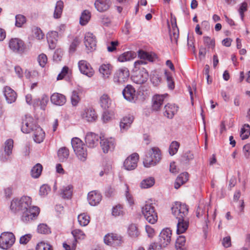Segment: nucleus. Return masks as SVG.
I'll return each mask as SVG.
<instances>
[{"mask_svg":"<svg viewBox=\"0 0 250 250\" xmlns=\"http://www.w3.org/2000/svg\"><path fill=\"white\" fill-rule=\"evenodd\" d=\"M32 200L29 196H23L20 199L15 198L11 201L10 208L14 212L21 211V220L28 222L37 217L40 208L36 206H31Z\"/></svg>","mask_w":250,"mask_h":250,"instance_id":"f257e3e1","label":"nucleus"},{"mask_svg":"<svg viewBox=\"0 0 250 250\" xmlns=\"http://www.w3.org/2000/svg\"><path fill=\"white\" fill-rule=\"evenodd\" d=\"M144 159L143 164L145 167H149L158 164L161 159L162 155L160 149L157 147H152Z\"/></svg>","mask_w":250,"mask_h":250,"instance_id":"f03ea898","label":"nucleus"},{"mask_svg":"<svg viewBox=\"0 0 250 250\" xmlns=\"http://www.w3.org/2000/svg\"><path fill=\"white\" fill-rule=\"evenodd\" d=\"M142 212L148 223L154 224L157 221V213L152 203L146 202V204L142 208Z\"/></svg>","mask_w":250,"mask_h":250,"instance_id":"7ed1b4c3","label":"nucleus"},{"mask_svg":"<svg viewBox=\"0 0 250 250\" xmlns=\"http://www.w3.org/2000/svg\"><path fill=\"white\" fill-rule=\"evenodd\" d=\"M172 213L176 219L188 218V208L187 205L176 202L171 208Z\"/></svg>","mask_w":250,"mask_h":250,"instance_id":"20e7f679","label":"nucleus"},{"mask_svg":"<svg viewBox=\"0 0 250 250\" xmlns=\"http://www.w3.org/2000/svg\"><path fill=\"white\" fill-rule=\"evenodd\" d=\"M15 242V237L13 233L4 232L0 235V248L7 250L12 246Z\"/></svg>","mask_w":250,"mask_h":250,"instance_id":"39448f33","label":"nucleus"},{"mask_svg":"<svg viewBox=\"0 0 250 250\" xmlns=\"http://www.w3.org/2000/svg\"><path fill=\"white\" fill-rule=\"evenodd\" d=\"M129 76V72L127 68L123 67L117 70L114 74L113 81L118 84L125 82Z\"/></svg>","mask_w":250,"mask_h":250,"instance_id":"423d86ee","label":"nucleus"},{"mask_svg":"<svg viewBox=\"0 0 250 250\" xmlns=\"http://www.w3.org/2000/svg\"><path fill=\"white\" fill-rule=\"evenodd\" d=\"M123 242L122 237L117 233H108L104 237V243L113 247L120 246Z\"/></svg>","mask_w":250,"mask_h":250,"instance_id":"0eeeda50","label":"nucleus"},{"mask_svg":"<svg viewBox=\"0 0 250 250\" xmlns=\"http://www.w3.org/2000/svg\"><path fill=\"white\" fill-rule=\"evenodd\" d=\"M34 119L30 116L26 115L25 119L22 122L21 131L25 133H29L34 130V129L38 127Z\"/></svg>","mask_w":250,"mask_h":250,"instance_id":"6e6552de","label":"nucleus"},{"mask_svg":"<svg viewBox=\"0 0 250 250\" xmlns=\"http://www.w3.org/2000/svg\"><path fill=\"white\" fill-rule=\"evenodd\" d=\"M9 47L10 49L16 53H21L25 49L23 41L19 38H12L9 42Z\"/></svg>","mask_w":250,"mask_h":250,"instance_id":"1a4fd4ad","label":"nucleus"},{"mask_svg":"<svg viewBox=\"0 0 250 250\" xmlns=\"http://www.w3.org/2000/svg\"><path fill=\"white\" fill-rule=\"evenodd\" d=\"M81 117L88 122H93L96 121L98 115L95 109L91 107L85 108L81 112Z\"/></svg>","mask_w":250,"mask_h":250,"instance_id":"9d476101","label":"nucleus"},{"mask_svg":"<svg viewBox=\"0 0 250 250\" xmlns=\"http://www.w3.org/2000/svg\"><path fill=\"white\" fill-rule=\"evenodd\" d=\"M100 145L104 153L112 151L114 149L115 147V139L112 138H104L101 137Z\"/></svg>","mask_w":250,"mask_h":250,"instance_id":"9b49d317","label":"nucleus"},{"mask_svg":"<svg viewBox=\"0 0 250 250\" xmlns=\"http://www.w3.org/2000/svg\"><path fill=\"white\" fill-rule=\"evenodd\" d=\"M171 235L172 232L170 229H163L159 236V244L164 247L167 246L171 242Z\"/></svg>","mask_w":250,"mask_h":250,"instance_id":"f8f14e48","label":"nucleus"},{"mask_svg":"<svg viewBox=\"0 0 250 250\" xmlns=\"http://www.w3.org/2000/svg\"><path fill=\"white\" fill-rule=\"evenodd\" d=\"M138 160L139 155L136 153H134L125 159L124 166L128 170L134 169L137 167Z\"/></svg>","mask_w":250,"mask_h":250,"instance_id":"ddd939ff","label":"nucleus"},{"mask_svg":"<svg viewBox=\"0 0 250 250\" xmlns=\"http://www.w3.org/2000/svg\"><path fill=\"white\" fill-rule=\"evenodd\" d=\"M167 96V94L154 95L152 98V110L155 111H159L163 104L165 99Z\"/></svg>","mask_w":250,"mask_h":250,"instance_id":"4468645a","label":"nucleus"},{"mask_svg":"<svg viewBox=\"0 0 250 250\" xmlns=\"http://www.w3.org/2000/svg\"><path fill=\"white\" fill-rule=\"evenodd\" d=\"M78 67L80 72L88 77H91L94 75V71L93 68L86 61H80L78 62Z\"/></svg>","mask_w":250,"mask_h":250,"instance_id":"2eb2a0df","label":"nucleus"},{"mask_svg":"<svg viewBox=\"0 0 250 250\" xmlns=\"http://www.w3.org/2000/svg\"><path fill=\"white\" fill-rule=\"evenodd\" d=\"M148 78V73L145 69L141 70L132 76V81L137 84H142L145 83L147 80Z\"/></svg>","mask_w":250,"mask_h":250,"instance_id":"dca6fc26","label":"nucleus"},{"mask_svg":"<svg viewBox=\"0 0 250 250\" xmlns=\"http://www.w3.org/2000/svg\"><path fill=\"white\" fill-rule=\"evenodd\" d=\"M101 137L102 136H99L98 134L94 133L88 132L85 136V141L89 147L93 148L98 145Z\"/></svg>","mask_w":250,"mask_h":250,"instance_id":"f3484780","label":"nucleus"},{"mask_svg":"<svg viewBox=\"0 0 250 250\" xmlns=\"http://www.w3.org/2000/svg\"><path fill=\"white\" fill-rule=\"evenodd\" d=\"M84 44L88 50L91 52L95 50L96 41L95 36L91 33H87L84 37Z\"/></svg>","mask_w":250,"mask_h":250,"instance_id":"a211bd4d","label":"nucleus"},{"mask_svg":"<svg viewBox=\"0 0 250 250\" xmlns=\"http://www.w3.org/2000/svg\"><path fill=\"white\" fill-rule=\"evenodd\" d=\"M178 106L175 104H167L164 106L163 115L168 119H172L177 113Z\"/></svg>","mask_w":250,"mask_h":250,"instance_id":"6ab92c4d","label":"nucleus"},{"mask_svg":"<svg viewBox=\"0 0 250 250\" xmlns=\"http://www.w3.org/2000/svg\"><path fill=\"white\" fill-rule=\"evenodd\" d=\"M124 97L129 102H135L137 95L135 89L131 85H127L123 91Z\"/></svg>","mask_w":250,"mask_h":250,"instance_id":"aec40b11","label":"nucleus"},{"mask_svg":"<svg viewBox=\"0 0 250 250\" xmlns=\"http://www.w3.org/2000/svg\"><path fill=\"white\" fill-rule=\"evenodd\" d=\"M87 200L91 206H96L102 200L101 194L96 191H92L88 193Z\"/></svg>","mask_w":250,"mask_h":250,"instance_id":"412c9836","label":"nucleus"},{"mask_svg":"<svg viewBox=\"0 0 250 250\" xmlns=\"http://www.w3.org/2000/svg\"><path fill=\"white\" fill-rule=\"evenodd\" d=\"M210 205L208 203L205 204L203 202H200L196 210V216L198 218L202 217L204 215L207 216L206 222L208 219V211Z\"/></svg>","mask_w":250,"mask_h":250,"instance_id":"4be33fe9","label":"nucleus"},{"mask_svg":"<svg viewBox=\"0 0 250 250\" xmlns=\"http://www.w3.org/2000/svg\"><path fill=\"white\" fill-rule=\"evenodd\" d=\"M46 38L49 48L51 49H54L57 46L59 38L58 32L54 31H50L47 33Z\"/></svg>","mask_w":250,"mask_h":250,"instance_id":"5701e85b","label":"nucleus"},{"mask_svg":"<svg viewBox=\"0 0 250 250\" xmlns=\"http://www.w3.org/2000/svg\"><path fill=\"white\" fill-rule=\"evenodd\" d=\"M177 219L178 220L176 229L177 233L181 234L184 233L187 230L189 226L188 218Z\"/></svg>","mask_w":250,"mask_h":250,"instance_id":"b1692460","label":"nucleus"},{"mask_svg":"<svg viewBox=\"0 0 250 250\" xmlns=\"http://www.w3.org/2000/svg\"><path fill=\"white\" fill-rule=\"evenodd\" d=\"M111 3L110 0H96L94 5L98 11L103 12L109 9Z\"/></svg>","mask_w":250,"mask_h":250,"instance_id":"393cba45","label":"nucleus"},{"mask_svg":"<svg viewBox=\"0 0 250 250\" xmlns=\"http://www.w3.org/2000/svg\"><path fill=\"white\" fill-rule=\"evenodd\" d=\"M112 66L108 63H103L99 68V71L102 77L104 79L109 78L111 74Z\"/></svg>","mask_w":250,"mask_h":250,"instance_id":"a878e982","label":"nucleus"},{"mask_svg":"<svg viewBox=\"0 0 250 250\" xmlns=\"http://www.w3.org/2000/svg\"><path fill=\"white\" fill-rule=\"evenodd\" d=\"M4 95L7 102L9 104L15 102L17 99L16 93L11 87L7 86L4 88Z\"/></svg>","mask_w":250,"mask_h":250,"instance_id":"bb28decb","label":"nucleus"},{"mask_svg":"<svg viewBox=\"0 0 250 250\" xmlns=\"http://www.w3.org/2000/svg\"><path fill=\"white\" fill-rule=\"evenodd\" d=\"M134 118L132 116H125L123 118L120 123V127L122 132L126 131L133 123Z\"/></svg>","mask_w":250,"mask_h":250,"instance_id":"cd10ccee","label":"nucleus"},{"mask_svg":"<svg viewBox=\"0 0 250 250\" xmlns=\"http://www.w3.org/2000/svg\"><path fill=\"white\" fill-rule=\"evenodd\" d=\"M33 131L34 132L33 138L34 141L37 143L42 142L45 137V133L42 128L40 126H38Z\"/></svg>","mask_w":250,"mask_h":250,"instance_id":"c85d7f7f","label":"nucleus"},{"mask_svg":"<svg viewBox=\"0 0 250 250\" xmlns=\"http://www.w3.org/2000/svg\"><path fill=\"white\" fill-rule=\"evenodd\" d=\"M188 174L187 172L181 173L176 178L174 188L176 189L179 188L180 186L188 180Z\"/></svg>","mask_w":250,"mask_h":250,"instance_id":"c756f323","label":"nucleus"},{"mask_svg":"<svg viewBox=\"0 0 250 250\" xmlns=\"http://www.w3.org/2000/svg\"><path fill=\"white\" fill-rule=\"evenodd\" d=\"M13 147V141L12 139H8L5 142L4 153L5 156L4 158H2L3 161H6L8 157L12 154Z\"/></svg>","mask_w":250,"mask_h":250,"instance_id":"7c9ffc66","label":"nucleus"},{"mask_svg":"<svg viewBox=\"0 0 250 250\" xmlns=\"http://www.w3.org/2000/svg\"><path fill=\"white\" fill-rule=\"evenodd\" d=\"M100 104L102 108L107 109L111 104V100L108 95L104 94L100 98Z\"/></svg>","mask_w":250,"mask_h":250,"instance_id":"2f4dec72","label":"nucleus"},{"mask_svg":"<svg viewBox=\"0 0 250 250\" xmlns=\"http://www.w3.org/2000/svg\"><path fill=\"white\" fill-rule=\"evenodd\" d=\"M136 53L133 51H127L120 55L118 60L120 62L129 61L136 57Z\"/></svg>","mask_w":250,"mask_h":250,"instance_id":"473e14b6","label":"nucleus"},{"mask_svg":"<svg viewBox=\"0 0 250 250\" xmlns=\"http://www.w3.org/2000/svg\"><path fill=\"white\" fill-rule=\"evenodd\" d=\"M48 97L47 95L44 94L42 96L41 100H40L39 99H36L34 100L33 106L34 107H36L38 105L39 103H40L41 108L42 109L44 110L47 103H48Z\"/></svg>","mask_w":250,"mask_h":250,"instance_id":"72a5a7b5","label":"nucleus"},{"mask_svg":"<svg viewBox=\"0 0 250 250\" xmlns=\"http://www.w3.org/2000/svg\"><path fill=\"white\" fill-rule=\"evenodd\" d=\"M90 216L85 213L80 214L78 216V221L80 226L85 227L90 222Z\"/></svg>","mask_w":250,"mask_h":250,"instance_id":"f704fd0d","label":"nucleus"},{"mask_svg":"<svg viewBox=\"0 0 250 250\" xmlns=\"http://www.w3.org/2000/svg\"><path fill=\"white\" fill-rule=\"evenodd\" d=\"M42 170L41 164L38 163L35 165L31 170V175L34 178H38L41 175Z\"/></svg>","mask_w":250,"mask_h":250,"instance_id":"c9c22d12","label":"nucleus"},{"mask_svg":"<svg viewBox=\"0 0 250 250\" xmlns=\"http://www.w3.org/2000/svg\"><path fill=\"white\" fill-rule=\"evenodd\" d=\"M91 18L90 12L87 10H84L82 13L80 18V23L82 25H86Z\"/></svg>","mask_w":250,"mask_h":250,"instance_id":"e433bc0d","label":"nucleus"},{"mask_svg":"<svg viewBox=\"0 0 250 250\" xmlns=\"http://www.w3.org/2000/svg\"><path fill=\"white\" fill-rule=\"evenodd\" d=\"M62 12V1L61 0L58 1L55 10L54 12L53 17L55 19H59L61 17Z\"/></svg>","mask_w":250,"mask_h":250,"instance_id":"4c0bfd02","label":"nucleus"},{"mask_svg":"<svg viewBox=\"0 0 250 250\" xmlns=\"http://www.w3.org/2000/svg\"><path fill=\"white\" fill-rule=\"evenodd\" d=\"M73 191V186L71 184L63 187V199H70L72 196Z\"/></svg>","mask_w":250,"mask_h":250,"instance_id":"58836bf2","label":"nucleus"},{"mask_svg":"<svg viewBox=\"0 0 250 250\" xmlns=\"http://www.w3.org/2000/svg\"><path fill=\"white\" fill-rule=\"evenodd\" d=\"M155 183V179L153 177H149L143 180L141 184L140 187L142 188H147L151 187Z\"/></svg>","mask_w":250,"mask_h":250,"instance_id":"ea45409f","label":"nucleus"},{"mask_svg":"<svg viewBox=\"0 0 250 250\" xmlns=\"http://www.w3.org/2000/svg\"><path fill=\"white\" fill-rule=\"evenodd\" d=\"M138 56L140 59L147 60L150 62H153L155 57L154 54H150L143 50L138 51Z\"/></svg>","mask_w":250,"mask_h":250,"instance_id":"a19ab883","label":"nucleus"},{"mask_svg":"<svg viewBox=\"0 0 250 250\" xmlns=\"http://www.w3.org/2000/svg\"><path fill=\"white\" fill-rule=\"evenodd\" d=\"M128 235L132 238H136L139 235V231L135 224H131L129 226L127 231Z\"/></svg>","mask_w":250,"mask_h":250,"instance_id":"79ce46f5","label":"nucleus"},{"mask_svg":"<svg viewBox=\"0 0 250 250\" xmlns=\"http://www.w3.org/2000/svg\"><path fill=\"white\" fill-rule=\"evenodd\" d=\"M79 150V152H75L76 154L77 155L79 159L82 161H84L87 157V150L86 147L85 146V145L83 144V146L82 147H80V148L78 149Z\"/></svg>","mask_w":250,"mask_h":250,"instance_id":"37998d69","label":"nucleus"},{"mask_svg":"<svg viewBox=\"0 0 250 250\" xmlns=\"http://www.w3.org/2000/svg\"><path fill=\"white\" fill-rule=\"evenodd\" d=\"M250 135V126L248 124H245L241 128L240 137L242 140L247 139Z\"/></svg>","mask_w":250,"mask_h":250,"instance_id":"c03bdc74","label":"nucleus"},{"mask_svg":"<svg viewBox=\"0 0 250 250\" xmlns=\"http://www.w3.org/2000/svg\"><path fill=\"white\" fill-rule=\"evenodd\" d=\"M83 143L78 138H73L71 140V145L74 152H79L78 149L80 147L83 146Z\"/></svg>","mask_w":250,"mask_h":250,"instance_id":"a18cd8bd","label":"nucleus"},{"mask_svg":"<svg viewBox=\"0 0 250 250\" xmlns=\"http://www.w3.org/2000/svg\"><path fill=\"white\" fill-rule=\"evenodd\" d=\"M50 100L52 103L55 105H62V96L61 94L58 93H55L53 94L50 97Z\"/></svg>","mask_w":250,"mask_h":250,"instance_id":"49530a36","label":"nucleus"},{"mask_svg":"<svg viewBox=\"0 0 250 250\" xmlns=\"http://www.w3.org/2000/svg\"><path fill=\"white\" fill-rule=\"evenodd\" d=\"M124 210L123 207L121 205H117L113 207L112 209V215L115 217L123 215Z\"/></svg>","mask_w":250,"mask_h":250,"instance_id":"de8ad7c7","label":"nucleus"},{"mask_svg":"<svg viewBox=\"0 0 250 250\" xmlns=\"http://www.w3.org/2000/svg\"><path fill=\"white\" fill-rule=\"evenodd\" d=\"M76 247L77 241L76 240H67L65 243H63V249L64 250H76Z\"/></svg>","mask_w":250,"mask_h":250,"instance_id":"09e8293b","label":"nucleus"},{"mask_svg":"<svg viewBox=\"0 0 250 250\" xmlns=\"http://www.w3.org/2000/svg\"><path fill=\"white\" fill-rule=\"evenodd\" d=\"M71 233L73 235V239L76 240L77 241V239H83L85 238V234L83 232L79 229H75L71 231Z\"/></svg>","mask_w":250,"mask_h":250,"instance_id":"8fccbe9b","label":"nucleus"},{"mask_svg":"<svg viewBox=\"0 0 250 250\" xmlns=\"http://www.w3.org/2000/svg\"><path fill=\"white\" fill-rule=\"evenodd\" d=\"M81 98L78 90H73L71 96V102L73 106H77L80 102Z\"/></svg>","mask_w":250,"mask_h":250,"instance_id":"3c124183","label":"nucleus"},{"mask_svg":"<svg viewBox=\"0 0 250 250\" xmlns=\"http://www.w3.org/2000/svg\"><path fill=\"white\" fill-rule=\"evenodd\" d=\"M37 231L41 234H49L51 233L50 228L46 224H40L38 225Z\"/></svg>","mask_w":250,"mask_h":250,"instance_id":"603ef678","label":"nucleus"},{"mask_svg":"<svg viewBox=\"0 0 250 250\" xmlns=\"http://www.w3.org/2000/svg\"><path fill=\"white\" fill-rule=\"evenodd\" d=\"M15 20V25L18 27H21L26 21L25 17L21 14L16 16Z\"/></svg>","mask_w":250,"mask_h":250,"instance_id":"864d4df0","label":"nucleus"},{"mask_svg":"<svg viewBox=\"0 0 250 250\" xmlns=\"http://www.w3.org/2000/svg\"><path fill=\"white\" fill-rule=\"evenodd\" d=\"M180 144L176 141H173L170 145L169 147V153L171 156L175 154L179 147Z\"/></svg>","mask_w":250,"mask_h":250,"instance_id":"5fc2aeb1","label":"nucleus"},{"mask_svg":"<svg viewBox=\"0 0 250 250\" xmlns=\"http://www.w3.org/2000/svg\"><path fill=\"white\" fill-rule=\"evenodd\" d=\"M33 36L38 40H41L44 38V34L41 28L39 27H35L32 30Z\"/></svg>","mask_w":250,"mask_h":250,"instance_id":"6e6d98bb","label":"nucleus"},{"mask_svg":"<svg viewBox=\"0 0 250 250\" xmlns=\"http://www.w3.org/2000/svg\"><path fill=\"white\" fill-rule=\"evenodd\" d=\"M72 79V70L67 66H63V79L70 82Z\"/></svg>","mask_w":250,"mask_h":250,"instance_id":"4d7b16f0","label":"nucleus"},{"mask_svg":"<svg viewBox=\"0 0 250 250\" xmlns=\"http://www.w3.org/2000/svg\"><path fill=\"white\" fill-rule=\"evenodd\" d=\"M81 42V39L78 37H76L73 40L72 42L70 45L69 52L70 53H73L75 51L77 47Z\"/></svg>","mask_w":250,"mask_h":250,"instance_id":"13d9d810","label":"nucleus"},{"mask_svg":"<svg viewBox=\"0 0 250 250\" xmlns=\"http://www.w3.org/2000/svg\"><path fill=\"white\" fill-rule=\"evenodd\" d=\"M36 250H53L50 244L43 242L39 243L36 246Z\"/></svg>","mask_w":250,"mask_h":250,"instance_id":"bf43d9fd","label":"nucleus"},{"mask_svg":"<svg viewBox=\"0 0 250 250\" xmlns=\"http://www.w3.org/2000/svg\"><path fill=\"white\" fill-rule=\"evenodd\" d=\"M172 32L173 35H170L171 42H177L178 38V29L176 23L172 24Z\"/></svg>","mask_w":250,"mask_h":250,"instance_id":"052dcab7","label":"nucleus"},{"mask_svg":"<svg viewBox=\"0 0 250 250\" xmlns=\"http://www.w3.org/2000/svg\"><path fill=\"white\" fill-rule=\"evenodd\" d=\"M234 207L239 214L243 213L244 208V203L243 200H240L234 203Z\"/></svg>","mask_w":250,"mask_h":250,"instance_id":"680f3d73","label":"nucleus"},{"mask_svg":"<svg viewBox=\"0 0 250 250\" xmlns=\"http://www.w3.org/2000/svg\"><path fill=\"white\" fill-rule=\"evenodd\" d=\"M186 243V238L183 236H179L176 241L175 247L178 249H181L183 246L185 245Z\"/></svg>","mask_w":250,"mask_h":250,"instance_id":"e2e57ef3","label":"nucleus"},{"mask_svg":"<svg viewBox=\"0 0 250 250\" xmlns=\"http://www.w3.org/2000/svg\"><path fill=\"white\" fill-rule=\"evenodd\" d=\"M50 191V188L47 185H42L40 189V195L42 196H45L48 194Z\"/></svg>","mask_w":250,"mask_h":250,"instance_id":"0e129e2a","label":"nucleus"},{"mask_svg":"<svg viewBox=\"0 0 250 250\" xmlns=\"http://www.w3.org/2000/svg\"><path fill=\"white\" fill-rule=\"evenodd\" d=\"M53 60L54 61L59 62H61L62 60V51L61 49H57L54 55H53Z\"/></svg>","mask_w":250,"mask_h":250,"instance_id":"69168bd1","label":"nucleus"},{"mask_svg":"<svg viewBox=\"0 0 250 250\" xmlns=\"http://www.w3.org/2000/svg\"><path fill=\"white\" fill-rule=\"evenodd\" d=\"M119 44V42L117 41H112L109 43L107 46V51L109 52H114L116 50V47Z\"/></svg>","mask_w":250,"mask_h":250,"instance_id":"338daca9","label":"nucleus"},{"mask_svg":"<svg viewBox=\"0 0 250 250\" xmlns=\"http://www.w3.org/2000/svg\"><path fill=\"white\" fill-rule=\"evenodd\" d=\"M38 61L40 65L43 67L47 62V57L44 54H40L38 56Z\"/></svg>","mask_w":250,"mask_h":250,"instance_id":"774afa93","label":"nucleus"}]
</instances>
